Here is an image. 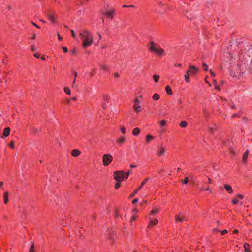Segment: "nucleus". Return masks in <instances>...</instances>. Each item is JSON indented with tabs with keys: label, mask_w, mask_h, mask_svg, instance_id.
<instances>
[{
	"label": "nucleus",
	"mask_w": 252,
	"mask_h": 252,
	"mask_svg": "<svg viewBox=\"0 0 252 252\" xmlns=\"http://www.w3.org/2000/svg\"><path fill=\"white\" fill-rule=\"evenodd\" d=\"M238 58L241 61L237 63L236 72L234 73L233 77H238L239 74H243L247 71L252 73V56L242 59V57L239 55Z\"/></svg>",
	"instance_id": "obj_1"
},
{
	"label": "nucleus",
	"mask_w": 252,
	"mask_h": 252,
	"mask_svg": "<svg viewBox=\"0 0 252 252\" xmlns=\"http://www.w3.org/2000/svg\"><path fill=\"white\" fill-rule=\"evenodd\" d=\"M79 36L82 41V46L83 47L86 48L92 45L94 37L89 30H83L80 33Z\"/></svg>",
	"instance_id": "obj_2"
},
{
	"label": "nucleus",
	"mask_w": 252,
	"mask_h": 252,
	"mask_svg": "<svg viewBox=\"0 0 252 252\" xmlns=\"http://www.w3.org/2000/svg\"><path fill=\"white\" fill-rule=\"evenodd\" d=\"M237 48L239 49L237 41L235 40L231 41L230 47L227 48V51L225 55L227 58L226 61L229 62L230 63L234 61V60H235V57L234 58L233 54L234 50H236Z\"/></svg>",
	"instance_id": "obj_3"
},
{
	"label": "nucleus",
	"mask_w": 252,
	"mask_h": 252,
	"mask_svg": "<svg viewBox=\"0 0 252 252\" xmlns=\"http://www.w3.org/2000/svg\"><path fill=\"white\" fill-rule=\"evenodd\" d=\"M150 44L151 46L149 47V49L151 51L158 56H162L164 54V50L163 49L158 47V46H156V43L153 41L151 42Z\"/></svg>",
	"instance_id": "obj_4"
},
{
	"label": "nucleus",
	"mask_w": 252,
	"mask_h": 252,
	"mask_svg": "<svg viewBox=\"0 0 252 252\" xmlns=\"http://www.w3.org/2000/svg\"><path fill=\"white\" fill-rule=\"evenodd\" d=\"M113 158L110 154H104L102 157L103 165L105 166L109 165L112 161Z\"/></svg>",
	"instance_id": "obj_5"
},
{
	"label": "nucleus",
	"mask_w": 252,
	"mask_h": 252,
	"mask_svg": "<svg viewBox=\"0 0 252 252\" xmlns=\"http://www.w3.org/2000/svg\"><path fill=\"white\" fill-rule=\"evenodd\" d=\"M124 174L123 171H116L114 173V178L117 182H120L124 180Z\"/></svg>",
	"instance_id": "obj_6"
},
{
	"label": "nucleus",
	"mask_w": 252,
	"mask_h": 252,
	"mask_svg": "<svg viewBox=\"0 0 252 252\" xmlns=\"http://www.w3.org/2000/svg\"><path fill=\"white\" fill-rule=\"evenodd\" d=\"M175 220L176 222L182 223L184 220H186V218L183 215L182 212H180L179 214L175 215Z\"/></svg>",
	"instance_id": "obj_7"
},
{
	"label": "nucleus",
	"mask_w": 252,
	"mask_h": 252,
	"mask_svg": "<svg viewBox=\"0 0 252 252\" xmlns=\"http://www.w3.org/2000/svg\"><path fill=\"white\" fill-rule=\"evenodd\" d=\"M198 70V69L195 66L189 65V69L186 72H189V74H190V76H191L196 74Z\"/></svg>",
	"instance_id": "obj_8"
},
{
	"label": "nucleus",
	"mask_w": 252,
	"mask_h": 252,
	"mask_svg": "<svg viewBox=\"0 0 252 252\" xmlns=\"http://www.w3.org/2000/svg\"><path fill=\"white\" fill-rule=\"evenodd\" d=\"M140 101L137 98H136L134 101V104L133 105V108L136 113H138L141 111V106L139 105Z\"/></svg>",
	"instance_id": "obj_9"
},
{
	"label": "nucleus",
	"mask_w": 252,
	"mask_h": 252,
	"mask_svg": "<svg viewBox=\"0 0 252 252\" xmlns=\"http://www.w3.org/2000/svg\"><path fill=\"white\" fill-rule=\"evenodd\" d=\"M149 180V178H147L145 179H144L141 183L140 187L133 192H132L131 194V197L134 196L137 193V192L142 188V187L146 184L147 181Z\"/></svg>",
	"instance_id": "obj_10"
},
{
	"label": "nucleus",
	"mask_w": 252,
	"mask_h": 252,
	"mask_svg": "<svg viewBox=\"0 0 252 252\" xmlns=\"http://www.w3.org/2000/svg\"><path fill=\"white\" fill-rule=\"evenodd\" d=\"M102 14L106 15L109 18L112 19L114 14V10H107L104 13H102Z\"/></svg>",
	"instance_id": "obj_11"
},
{
	"label": "nucleus",
	"mask_w": 252,
	"mask_h": 252,
	"mask_svg": "<svg viewBox=\"0 0 252 252\" xmlns=\"http://www.w3.org/2000/svg\"><path fill=\"white\" fill-rule=\"evenodd\" d=\"M10 130V129L9 127H6L4 128L2 134V136H1V138H4L5 137H7L8 136H9Z\"/></svg>",
	"instance_id": "obj_12"
},
{
	"label": "nucleus",
	"mask_w": 252,
	"mask_h": 252,
	"mask_svg": "<svg viewBox=\"0 0 252 252\" xmlns=\"http://www.w3.org/2000/svg\"><path fill=\"white\" fill-rule=\"evenodd\" d=\"M224 187L225 188V189L229 193H232L233 192V190H232V187L228 185V184H225L224 185Z\"/></svg>",
	"instance_id": "obj_13"
},
{
	"label": "nucleus",
	"mask_w": 252,
	"mask_h": 252,
	"mask_svg": "<svg viewBox=\"0 0 252 252\" xmlns=\"http://www.w3.org/2000/svg\"><path fill=\"white\" fill-rule=\"evenodd\" d=\"M81 152L78 149H74L72 151V156L74 157H77L80 154Z\"/></svg>",
	"instance_id": "obj_14"
},
{
	"label": "nucleus",
	"mask_w": 252,
	"mask_h": 252,
	"mask_svg": "<svg viewBox=\"0 0 252 252\" xmlns=\"http://www.w3.org/2000/svg\"><path fill=\"white\" fill-rule=\"evenodd\" d=\"M166 150V148L164 147L163 146H161L160 150L159 151V152L158 153V155L159 156H163L164 155V153Z\"/></svg>",
	"instance_id": "obj_15"
},
{
	"label": "nucleus",
	"mask_w": 252,
	"mask_h": 252,
	"mask_svg": "<svg viewBox=\"0 0 252 252\" xmlns=\"http://www.w3.org/2000/svg\"><path fill=\"white\" fill-rule=\"evenodd\" d=\"M155 137L151 135H147L146 137V142L147 144L149 143V142L154 139Z\"/></svg>",
	"instance_id": "obj_16"
},
{
	"label": "nucleus",
	"mask_w": 252,
	"mask_h": 252,
	"mask_svg": "<svg viewBox=\"0 0 252 252\" xmlns=\"http://www.w3.org/2000/svg\"><path fill=\"white\" fill-rule=\"evenodd\" d=\"M248 154H249V151L247 150L244 153V154L243 155V156L242 158V160L245 162H246L247 159V158L248 156Z\"/></svg>",
	"instance_id": "obj_17"
},
{
	"label": "nucleus",
	"mask_w": 252,
	"mask_h": 252,
	"mask_svg": "<svg viewBox=\"0 0 252 252\" xmlns=\"http://www.w3.org/2000/svg\"><path fill=\"white\" fill-rule=\"evenodd\" d=\"M139 132L140 129L136 127L133 129L132 131V134L134 136H137L139 134Z\"/></svg>",
	"instance_id": "obj_18"
},
{
	"label": "nucleus",
	"mask_w": 252,
	"mask_h": 252,
	"mask_svg": "<svg viewBox=\"0 0 252 252\" xmlns=\"http://www.w3.org/2000/svg\"><path fill=\"white\" fill-rule=\"evenodd\" d=\"M165 90L168 94L171 95L172 94V91L169 86H166Z\"/></svg>",
	"instance_id": "obj_19"
},
{
	"label": "nucleus",
	"mask_w": 252,
	"mask_h": 252,
	"mask_svg": "<svg viewBox=\"0 0 252 252\" xmlns=\"http://www.w3.org/2000/svg\"><path fill=\"white\" fill-rule=\"evenodd\" d=\"M47 16H48L49 20H50L53 23L55 22L56 20H55V18L53 15H52L51 14H48Z\"/></svg>",
	"instance_id": "obj_20"
},
{
	"label": "nucleus",
	"mask_w": 252,
	"mask_h": 252,
	"mask_svg": "<svg viewBox=\"0 0 252 252\" xmlns=\"http://www.w3.org/2000/svg\"><path fill=\"white\" fill-rule=\"evenodd\" d=\"M4 202L5 204L8 202V193L7 192H5L4 193Z\"/></svg>",
	"instance_id": "obj_21"
},
{
	"label": "nucleus",
	"mask_w": 252,
	"mask_h": 252,
	"mask_svg": "<svg viewBox=\"0 0 252 252\" xmlns=\"http://www.w3.org/2000/svg\"><path fill=\"white\" fill-rule=\"evenodd\" d=\"M189 76L190 74H189V72H186L184 76L186 82H189L190 81Z\"/></svg>",
	"instance_id": "obj_22"
},
{
	"label": "nucleus",
	"mask_w": 252,
	"mask_h": 252,
	"mask_svg": "<svg viewBox=\"0 0 252 252\" xmlns=\"http://www.w3.org/2000/svg\"><path fill=\"white\" fill-rule=\"evenodd\" d=\"M126 138L125 136L122 137L120 139L118 140L117 142H119L120 144H122L126 142Z\"/></svg>",
	"instance_id": "obj_23"
},
{
	"label": "nucleus",
	"mask_w": 252,
	"mask_h": 252,
	"mask_svg": "<svg viewBox=\"0 0 252 252\" xmlns=\"http://www.w3.org/2000/svg\"><path fill=\"white\" fill-rule=\"evenodd\" d=\"M250 245L248 243H245L244 245V248L245 249V252H251V251L249 249Z\"/></svg>",
	"instance_id": "obj_24"
},
{
	"label": "nucleus",
	"mask_w": 252,
	"mask_h": 252,
	"mask_svg": "<svg viewBox=\"0 0 252 252\" xmlns=\"http://www.w3.org/2000/svg\"><path fill=\"white\" fill-rule=\"evenodd\" d=\"M29 252H35L34 245L33 243H32L31 247H30Z\"/></svg>",
	"instance_id": "obj_25"
},
{
	"label": "nucleus",
	"mask_w": 252,
	"mask_h": 252,
	"mask_svg": "<svg viewBox=\"0 0 252 252\" xmlns=\"http://www.w3.org/2000/svg\"><path fill=\"white\" fill-rule=\"evenodd\" d=\"M158 220L157 219H155L154 220H151L150 221V225H156L158 224Z\"/></svg>",
	"instance_id": "obj_26"
},
{
	"label": "nucleus",
	"mask_w": 252,
	"mask_h": 252,
	"mask_svg": "<svg viewBox=\"0 0 252 252\" xmlns=\"http://www.w3.org/2000/svg\"><path fill=\"white\" fill-rule=\"evenodd\" d=\"M100 66L101 68V69L105 71H108L109 70V67L105 64H101L100 65Z\"/></svg>",
	"instance_id": "obj_27"
},
{
	"label": "nucleus",
	"mask_w": 252,
	"mask_h": 252,
	"mask_svg": "<svg viewBox=\"0 0 252 252\" xmlns=\"http://www.w3.org/2000/svg\"><path fill=\"white\" fill-rule=\"evenodd\" d=\"M187 126V123L186 121H181L180 124V126L181 127H186Z\"/></svg>",
	"instance_id": "obj_28"
},
{
	"label": "nucleus",
	"mask_w": 252,
	"mask_h": 252,
	"mask_svg": "<svg viewBox=\"0 0 252 252\" xmlns=\"http://www.w3.org/2000/svg\"><path fill=\"white\" fill-rule=\"evenodd\" d=\"M153 99L155 100H158L159 99V95L158 94H154Z\"/></svg>",
	"instance_id": "obj_29"
},
{
	"label": "nucleus",
	"mask_w": 252,
	"mask_h": 252,
	"mask_svg": "<svg viewBox=\"0 0 252 252\" xmlns=\"http://www.w3.org/2000/svg\"><path fill=\"white\" fill-rule=\"evenodd\" d=\"M153 78L155 82H158L159 78V76L157 74H155L153 75Z\"/></svg>",
	"instance_id": "obj_30"
},
{
	"label": "nucleus",
	"mask_w": 252,
	"mask_h": 252,
	"mask_svg": "<svg viewBox=\"0 0 252 252\" xmlns=\"http://www.w3.org/2000/svg\"><path fill=\"white\" fill-rule=\"evenodd\" d=\"M64 91L66 93V94H67L68 95H70L71 91L68 87H64Z\"/></svg>",
	"instance_id": "obj_31"
},
{
	"label": "nucleus",
	"mask_w": 252,
	"mask_h": 252,
	"mask_svg": "<svg viewBox=\"0 0 252 252\" xmlns=\"http://www.w3.org/2000/svg\"><path fill=\"white\" fill-rule=\"evenodd\" d=\"M181 182H182L183 183L185 184H187L188 182H189V177H186L185 178L184 180H181Z\"/></svg>",
	"instance_id": "obj_32"
},
{
	"label": "nucleus",
	"mask_w": 252,
	"mask_h": 252,
	"mask_svg": "<svg viewBox=\"0 0 252 252\" xmlns=\"http://www.w3.org/2000/svg\"><path fill=\"white\" fill-rule=\"evenodd\" d=\"M158 209H157V208H154L153 209L151 212V213L152 214H154L155 213H158Z\"/></svg>",
	"instance_id": "obj_33"
},
{
	"label": "nucleus",
	"mask_w": 252,
	"mask_h": 252,
	"mask_svg": "<svg viewBox=\"0 0 252 252\" xmlns=\"http://www.w3.org/2000/svg\"><path fill=\"white\" fill-rule=\"evenodd\" d=\"M160 123L161 126H164L166 124V121L165 120H163L160 121Z\"/></svg>",
	"instance_id": "obj_34"
},
{
	"label": "nucleus",
	"mask_w": 252,
	"mask_h": 252,
	"mask_svg": "<svg viewBox=\"0 0 252 252\" xmlns=\"http://www.w3.org/2000/svg\"><path fill=\"white\" fill-rule=\"evenodd\" d=\"M203 69L205 71L208 70V67L207 65L204 63H203Z\"/></svg>",
	"instance_id": "obj_35"
},
{
	"label": "nucleus",
	"mask_w": 252,
	"mask_h": 252,
	"mask_svg": "<svg viewBox=\"0 0 252 252\" xmlns=\"http://www.w3.org/2000/svg\"><path fill=\"white\" fill-rule=\"evenodd\" d=\"M103 98L105 101H107L109 99V96L108 94H104L103 95Z\"/></svg>",
	"instance_id": "obj_36"
},
{
	"label": "nucleus",
	"mask_w": 252,
	"mask_h": 252,
	"mask_svg": "<svg viewBox=\"0 0 252 252\" xmlns=\"http://www.w3.org/2000/svg\"><path fill=\"white\" fill-rule=\"evenodd\" d=\"M9 146L12 149H14V142L13 140H12L11 141V142L10 143V144H9Z\"/></svg>",
	"instance_id": "obj_37"
},
{
	"label": "nucleus",
	"mask_w": 252,
	"mask_h": 252,
	"mask_svg": "<svg viewBox=\"0 0 252 252\" xmlns=\"http://www.w3.org/2000/svg\"><path fill=\"white\" fill-rule=\"evenodd\" d=\"M70 32H71V33L72 36L73 38H76V35H75V33H74V31H73V30H71L70 31Z\"/></svg>",
	"instance_id": "obj_38"
},
{
	"label": "nucleus",
	"mask_w": 252,
	"mask_h": 252,
	"mask_svg": "<svg viewBox=\"0 0 252 252\" xmlns=\"http://www.w3.org/2000/svg\"><path fill=\"white\" fill-rule=\"evenodd\" d=\"M214 82L215 83H216V81L215 80H214ZM215 87L216 89H218L219 91L220 90V87L216 84H215Z\"/></svg>",
	"instance_id": "obj_39"
},
{
	"label": "nucleus",
	"mask_w": 252,
	"mask_h": 252,
	"mask_svg": "<svg viewBox=\"0 0 252 252\" xmlns=\"http://www.w3.org/2000/svg\"><path fill=\"white\" fill-rule=\"evenodd\" d=\"M238 202V200L236 198H234L232 200V203L233 204H236Z\"/></svg>",
	"instance_id": "obj_40"
},
{
	"label": "nucleus",
	"mask_w": 252,
	"mask_h": 252,
	"mask_svg": "<svg viewBox=\"0 0 252 252\" xmlns=\"http://www.w3.org/2000/svg\"><path fill=\"white\" fill-rule=\"evenodd\" d=\"M220 232L221 234L223 235H225V234H226L228 232L227 230H222Z\"/></svg>",
	"instance_id": "obj_41"
},
{
	"label": "nucleus",
	"mask_w": 252,
	"mask_h": 252,
	"mask_svg": "<svg viewBox=\"0 0 252 252\" xmlns=\"http://www.w3.org/2000/svg\"><path fill=\"white\" fill-rule=\"evenodd\" d=\"M70 53L72 54H75L76 53V50L75 48H73L70 51Z\"/></svg>",
	"instance_id": "obj_42"
},
{
	"label": "nucleus",
	"mask_w": 252,
	"mask_h": 252,
	"mask_svg": "<svg viewBox=\"0 0 252 252\" xmlns=\"http://www.w3.org/2000/svg\"><path fill=\"white\" fill-rule=\"evenodd\" d=\"M120 186V182H118L116 184H115V188L116 189H118Z\"/></svg>",
	"instance_id": "obj_43"
},
{
	"label": "nucleus",
	"mask_w": 252,
	"mask_h": 252,
	"mask_svg": "<svg viewBox=\"0 0 252 252\" xmlns=\"http://www.w3.org/2000/svg\"><path fill=\"white\" fill-rule=\"evenodd\" d=\"M121 132L123 134H125L126 133L125 128L124 127H122L121 128Z\"/></svg>",
	"instance_id": "obj_44"
},
{
	"label": "nucleus",
	"mask_w": 252,
	"mask_h": 252,
	"mask_svg": "<svg viewBox=\"0 0 252 252\" xmlns=\"http://www.w3.org/2000/svg\"><path fill=\"white\" fill-rule=\"evenodd\" d=\"M130 174V172L128 171L126 173L124 174L125 176L126 177V178L127 179Z\"/></svg>",
	"instance_id": "obj_45"
},
{
	"label": "nucleus",
	"mask_w": 252,
	"mask_h": 252,
	"mask_svg": "<svg viewBox=\"0 0 252 252\" xmlns=\"http://www.w3.org/2000/svg\"><path fill=\"white\" fill-rule=\"evenodd\" d=\"M62 49H63L64 52L67 53L68 52V49L66 47H63Z\"/></svg>",
	"instance_id": "obj_46"
},
{
	"label": "nucleus",
	"mask_w": 252,
	"mask_h": 252,
	"mask_svg": "<svg viewBox=\"0 0 252 252\" xmlns=\"http://www.w3.org/2000/svg\"><path fill=\"white\" fill-rule=\"evenodd\" d=\"M74 78L73 81H75V80L76 79V77L77 76V73L76 72L74 71Z\"/></svg>",
	"instance_id": "obj_47"
},
{
	"label": "nucleus",
	"mask_w": 252,
	"mask_h": 252,
	"mask_svg": "<svg viewBox=\"0 0 252 252\" xmlns=\"http://www.w3.org/2000/svg\"><path fill=\"white\" fill-rule=\"evenodd\" d=\"M201 189L202 190H209V191H211L210 189H209V187H208L206 189H205L203 187L201 188Z\"/></svg>",
	"instance_id": "obj_48"
},
{
	"label": "nucleus",
	"mask_w": 252,
	"mask_h": 252,
	"mask_svg": "<svg viewBox=\"0 0 252 252\" xmlns=\"http://www.w3.org/2000/svg\"><path fill=\"white\" fill-rule=\"evenodd\" d=\"M238 197L240 199H242L244 197V196L242 194H238Z\"/></svg>",
	"instance_id": "obj_49"
},
{
	"label": "nucleus",
	"mask_w": 252,
	"mask_h": 252,
	"mask_svg": "<svg viewBox=\"0 0 252 252\" xmlns=\"http://www.w3.org/2000/svg\"><path fill=\"white\" fill-rule=\"evenodd\" d=\"M209 72H210V74H211L212 76L214 77L215 76V74L213 73V72L212 71V70L211 69H210L209 70Z\"/></svg>",
	"instance_id": "obj_50"
},
{
	"label": "nucleus",
	"mask_w": 252,
	"mask_h": 252,
	"mask_svg": "<svg viewBox=\"0 0 252 252\" xmlns=\"http://www.w3.org/2000/svg\"><path fill=\"white\" fill-rule=\"evenodd\" d=\"M136 218L134 216L132 217V218L130 219V222H131L132 221L135 220Z\"/></svg>",
	"instance_id": "obj_51"
},
{
	"label": "nucleus",
	"mask_w": 252,
	"mask_h": 252,
	"mask_svg": "<svg viewBox=\"0 0 252 252\" xmlns=\"http://www.w3.org/2000/svg\"><path fill=\"white\" fill-rule=\"evenodd\" d=\"M138 199L137 198H136L132 201V203L135 204V203H137L138 202Z\"/></svg>",
	"instance_id": "obj_52"
},
{
	"label": "nucleus",
	"mask_w": 252,
	"mask_h": 252,
	"mask_svg": "<svg viewBox=\"0 0 252 252\" xmlns=\"http://www.w3.org/2000/svg\"><path fill=\"white\" fill-rule=\"evenodd\" d=\"M72 88H76V85H75V81H73V83H72Z\"/></svg>",
	"instance_id": "obj_53"
},
{
	"label": "nucleus",
	"mask_w": 252,
	"mask_h": 252,
	"mask_svg": "<svg viewBox=\"0 0 252 252\" xmlns=\"http://www.w3.org/2000/svg\"><path fill=\"white\" fill-rule=\"evenodd\" d=\"M34 56L35 57H36L37 58H39L40 57V55L37 53L34 54Z\"/></svg>",
	"instance_id": "obj_54"
},
{
	"label": "nucleus",
	"mask_w": 252,
	"mask_h": 252,
	"mask_svg": "<svg viewBox=\"0 0 252 252\" xmlns=\"http://www.w3.org/2000/svg\"><path fill=\"white\" fill-rule=\"evenodd\" d=\"M32 24L33 25H34V26H35L36 27H37V28H40V27L38 26V25H37L36 24H35V23L32 22Z\"/></svg>",
	"instance_id": "obj_55"
},
{
	"label": "nucleus",
	"mask_w": 252,
	"mask_h": 252,
	"mask_svg": "<svg viewBox=\"0 0 252 252\" xmlns=\"http://www.w3.org/2000/svg\"><path fill=\"white\" fill-rule=\"evenodd\" d=\"M31 50L34 51L35 50V47L34 45H32L31 47Z\"/></svg>",
	"instance_id": "obj_56"
},
{
	"label": "nucleus",
	"mask_w": 252,
	"mask_h": 252,
	"mask_svg": "<svg viewBox=\"0 0 252 252\" xmlns=\"http://www.w3.org/2000/svg\"><path fill=\"white\" fill-rule=\"evenodd\" d=\"M114 77L116 78L119 77V74L118 73H115L114 74Z\"/></svg>",
	"instance_id": "obj_57"
},
{
	"label": "nucleus",
	"mask_w": 252,
	"mask_h": 252,
	"mask_svg": "<svg viewBox=\"0 0 252 252\" xmlns=\"http://www.w3.org/2000/svg\"><path fill=\"white\" fill-rule=\"evenodd\" d=\"M209 131L210 132H211V133L213 132V127H210L209 128Z\"/></svg>",
	"instance_id": "obj_58"
},
{
	"label": "nucleus",
	"mask_w": 252,
	"mask_h": 252,
	"mask_svg": "<svg viewBox=\"0 0 252 252\" xmlns=\"http://www.w3.org/2000/svg\"><path fill=\"white\" fill-rule=\"evenodd\" d=\"M102 106L103 108L104 109H105L107 107L106 104L104 103L102 105Z\"/></svg>",
	"instance_id": "obj_59"
},
{
	"label": "nucleus",
	"mask_w": 252,
	"mask_h": 252,
	"mask_svg": "<svg viewBox=\"0 0 252 252\" xmlns=\"http://www.w3.org/2000/svg\"><path fill=\"white\" fill-rule=\"evenodd\" d=\"M117 216H118V210L116 209L115 211V217H117Z\"/></svg>",
	"instance_id": "obj_60"
},
{
	"label": "nucleus",
	"mask_w": 252,
	"mask_h": 252,
	"mask_svg": "<svg viewBox=\"0 0 252 252\" xmlns=\"http://www.w3.org/2000/svg\"><path fill=\"white\" fill-rule=\"evenodd\" d=\"M58 38H59V39L60 40H62V37L58 33Z\"/></svg>",
	"instance_id": "obj_61"
},
{
	"label": "nucleus",
	"mask_w": 252,
	"mask_h": 252,
	"mask_svg": "<svg viewBox=\"0 0 252 252\" xmlns=\"http://www.w3.org/2000/svg\"><path fill=\"white\" fill-rule=\"evenodd\" d=\"M238 232H239L238 230L235 229V230H234L233 233H235V234H237V233H238Z\"/></svg>",
	"instance_id": "obj_62"
},
{
	"label": "nucleus",
	"mask_w": 252,
	"mask_h": 252,
	"mask_svg": "<svg viewBox=\"0 0 252 252\" xmlns=\"http://www.w3.org/2000/svg\"><path fill=\"white\" fill-rule=\"evenodd\" d=\"M208 180L209 183H211L212 182V180L210 178H208Z\"/></svg>",
	"instance_id": "obj_63"
},
{
	"label": "nucleus",
	"mask_w": 252,
	"mask_h": 252,
	"mask_svg": "<svg viewBox=\"0 0 252 252\" xmlns=\"http://www.w3.org/2000/svg\"><path fill=\"white\" fill-rule=\"evenodd\" d=\"M130 168H135L136 167V166L135 165H130Z\"/></svg>",
	"instance_id": "obj_64"
}]
</instances>
